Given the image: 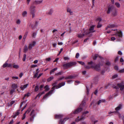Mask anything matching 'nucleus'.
I'll use <instances>...</instances> for the list:
<instances>
[{
  "mask_svg": "<svg viewBox=\"0 0 124 124\" xmlns=\"http://www.w3.org/2000/svg\"><path fill=\"white\" fill-rule=\"evenodd\" d=\"M76 64V62H70L63 64L62 66L64 69H66L75 66Z\"/></svg>",
  "mask_w": 124,
  "mask_h": 124,
  "instance_id": "1",
  "label": "nucleus"
},
{
  "mask_svg": "<svg viewBox=\"0 0 124 124\" xmlns=\"http://www.w3.org/2000/svg\"><path fill=\"white\" fill-rule=\"evenodd\" d=\"M88 64L89 65H92L91 67H92V68L98 71L100 70L101 69L100 66L99 64L94 65L92 61L88 62Z\"/></svg>",
  "mask_w": 124,
  "mask_h": 124,
  "instance_id": "2",
  "label": "nucleus"
},
{
  "mask_svg": "<svg viewBox=\"0 0 124 124\" xmlns=\"http://www.w3.org/2000/svg\"><path fill=\"white\" fill-rule=\"evenodd\" d=\"M56 85L55 84V83H54L52 84V85L53 86V87L52 88V89L53 90H50L49 92L46 93L45 94V95L44 96L43 98L44 99L46 98L47 96H48V95L51 94L53 92V91L54 90V89L55 88H56H56L57 87V86H58V85Z\"/></svg>",
  "mask_w": 124,
  "mask_h": 124,
  "instance_id": "3",
  "label": "nucleus"
},
{
  "mask_svg": "<svg viewBox=\"0 0 124 124\" xmlns=\"http://www.w3.org/2000/svg\"><path fill=\"white\" fill-rule=\"evenodd\" d=\"M94 25H92L91 26L89 29V31H88V30H86L84 31V33L86 35L90 34L91 33H93L95 31V30H94Z\"/></svg>",
  "mask_w": 124,
  "mask_h": 124,
  "instance_id": "4",
  "label": "nucleus"
},
{
  "mask_svg": "<svg viewBox=\"0 0 124 124\" xmlns=\"http://www.w3.org/2000/svg\"><path fill=\"white\" fill-rule=\"evenodd\" d=\"M119 87L120 88V90H122L124 89V83L123 82H122L121 83L118 84H117V86H115L114 87V88H116V89H118Z\"/></svg>",
  "mask_w": 124,
  "mask_h": 124,
  "instance_id": "5",
  "label": "nucleus"
},
{
  "mask_svg": "<svg viewBox=\"0 0 124 124\" xmlns=\"http://www.w3.org/2000/svg\"><path fill=\"white\" fill-rule=\"evenodd\" d=\"M30 121L32 122L33 121L34 118L35 116L34 113V110H33L31 112L30 114Z\"/></svg>",
  "mask_w": 124,
  "mask_h": 124,
  "instance_id": "6",
  "label": "nucleus"
},
{
  "mask_svg": "<svg viewBox=\"0 0 124 124\" xmlns=\"http://www.w3.org/2000/svg\"><path fill=\"white\" fill-rule=\"evenodd\" d=\"M116 32L115 33V35L116 36L118 37L119 38H122V32L121 31H117L116 30Z\"/></svg>",
  "mask_w": 124,
  "mask_h": 124,
  "instance_id": "7",
  "label": "nucleus"
},
{
  "mask_svg": "<svg viewBox=\"0 0 124 124\" xmlns=\"http://www.w3.org/2000/svg\"><path fill=\"white\" fill-rule=\"evenodd\" d=\"M35 6L32 5L30 7V10L31 13H33V12H35L36 10L35 9Z\"/></svg>",
  "mask_w": 124,
  "mask_h": 124,
  "instance_id": "8",
  "label": "nucleus"
},
{
  "mask_svg": "<svg viewBox=\"0 0 124 124\" xmlns=\"http://www.w3.org/2000/svg\"><path fill=\"white\" fill-rule=\"evenodd\" d=\"M36 44V42L35 41H33L32 44H30L28 46V48L29 50H31L33 47Z\"/></svg>",
  "mask_w": 124,
  "mask_h": 124,
  "instance_id": "9",
  "label": "nucleus"
},
{
  "mask_svg": "<svg viewBox=\"0 0 124 124\" xmlns=\"http://www.w3.org/2000/svg\"><path fill=\"white\" fill-rule=\"evenodd\" d=\"M83 110L82 108H78L76 109L75 111L73 112V113L74 114H77Z\"/></svg>",
  "mask_w": 124,
  "mask_h": 124,
  "instance_id": "10",
  "label": "nucleus"
},
{
  "mask_svg": "<svg viewBox=\"0 0 124 124\" xmlns=\"http://www.w3.org/2000/svg\"><path fill=\"white\" fill-rule=\"evenodd\" d=\"M114 7L113 6H109L108 8V10L107 12V14L110 13L114 9Z\"/></svg>",
  "mask_w": 124,
  "mask_h": 124,
  "instance_id": "11",
  "label": "nucleus"
},
{
  "mask_svg": "<svg viewBox=\"0 0 124 124\" xmlns=\"http://www.w3.org/2000/svg\"><path fill=\"white\" fill-rule=\"evenodd\" d=\"M69 117H66L65 118L63 121H62V119L60 120L59 122V124H64L65 122L66 121V120L69 119Z\"/></svg>",
  "mask_w": 124,
  "mask_h": 124,
  "instance_id": "12",
  "label": "nucleus"
},
{
  "mask_svg": "<svg viewBox=\"0 0 124 124\" xmlns=\"http://www.w3.org/2000/svg\"><path fill=\"white\" fill-rule=\"evenodd\" d=\"M83 30L84 31H85L84 29H83ZM85 33H84V32L83 33L81 34V33H78L77 34V37L79 38H83L85 35Z\"/></svg>",
  "mask_w": 124,
  "mask_h": 124,
  "instance_id": "13",
  "label": "nucleus"
},
{
  "mask_svg": "<svg viewBox=\"0 0 124 124\" xmlns=\"http://www.w3.org/2000/svg\"><path fill=\"white\" fill-rule=\"evenodd\" d=\"M77 76L75 75H71L69 76L68 77H67L65 78V79H71L73 78H75Z\"/></svg>",
  "mask_w": 124,
  "mask_h": 124,
  "instance_id": "14",
  "label": "nucleus"
},
{
  "mask_svg": "<svg viewBox=\"0 0 124 124\" xmlns=\"http://www.w3.org/2000/svg\"><path fill=\"white\" fill-rule=\"evenodd\" d=\"M65 84V82H62L59 84L58 85V86H57V87L56 88V89L60 88L62 86L64 85Z\"/></svg>",
  "mask_w": 124,
  "mask_h": 124,
  "instance_id": "15",
  "label": "nucleus"
},
{
  "mask_svg": "<svg viewBox=\"0 0 124 124\" xmlns=\"http://www.w3.org/2000/svg\"><path fill=\"white\" fill-rule=\"evenodd\" d=\"M28 85V84H27L23 85H21L20 88L22 90H23L27 87Z\"/></svg>",
  "mask_w": 124,
  "mask_h": 124,
  "instance_id": "16",
  "label": "nucleus"
},
{
  "mask_svg": "<svg viewBox=\"0 0 124 124\" xmlns=\"http://www.w3.org/2000/svg\"><path fill=\"white\" fill-rule=\"evenodd\" d=\"M99 57L101 59H103L102 57L99 56V55L97 54H95L93 57V59L94 60H96L97 57Z\"/></svg>",
  "mask_w": 124,
  "mask_h": 124,
  "instance_id": "17",
  "label": "nucleus"
},
{
  "mask_svg": "<svg viewBox=\"0 0 124 124\" xmlns=\"http://www.w3.org/2000/svg\"><path fill=\"white\" fill-rule=\"evenodd\" d=\"M43 0H35L33 2V4H39L41 3Z\"/></svg>",
  "mask_w": 124,
  "mask_h": 124,
  "instance_id": "18",
  "label": "nucleus"
},
{
  "mask_svg": "<svg viewBox=\"0 0 124 124\" xmlns=\"http://www.w3.org/2000/svg\"><path fill=\"white\" fill-rule=\"evenodd\" d=\"M55 117L57 119H60L63 117V115L61 114L56 115H55Z\"/></svg>",
  "mask_w": 124,
  "mask_h": 124,
  "instance_id": "19",
  "label": "nucleus"
},
{
  "mask_svg": "<svg viewBox=\"0 0 124 124\" xmlns=\"http://www.w3.org/2000/svg\"><path fill=\"white\" fill-rule=\"evenodd\" d=\"M28 49L26 45H25L23 49L24 52L25 53H26L28 50Z\"/></svg>",
  "mask_w": 124,
  "mask_h": 124,
  "instance_id": "20",
  "label": "nucleus"
},
{
  "mask_svg": "<svg viewBox=\"0 0 124 124\" xmlns=\"http://www.w3.org/2000/svg\"><path fill=\"white\" fill-rule=\"evenodd\" d=\"M122 104H119L118 107L115 108V110L116 111H118L122 108Z\"/></svg>",
  "mask_w": 124,
  "mask_h": 124,
  "instance_id": "21",
  "label": "nucleus"
},
{
  "mask_svg": "<svg viewBox=\"0 0 124 124\" xmlns=\"http://www.w3.org/2000/svg\"><path fill=\"white\" fill-rule=\"evenodd\" d=\"M53 11L52 9H50L49 11L47 12L46 14L48 15H51L53 13Z\"/></svg>",
  "mask_w": 124,
  "mask_h": 124,
  "instance_id": "22",
  "label": "nucleus"
},
{
  "mask_svg": "<svg viewBox=\"0 0 124 124\" xmlns=\"http://www.w3.org/2000/svg\"><path fill=\"white\" fill-rule=\"evenodd\" d=\"M37 33V32H33L32 35V37L33 38H36Z\"/></svg>",
  "mask_w": 124,
  "mask_h": 124,
  "instance_id": "23",
  "label": "nucleus"
},
{
  "mask_svg": "<svg viewBox=\"0 0 124 124\" xmlns=\"http://www.w3.org/2000/svg\"><path fill=\"white\" fill-rule=\"evenodd\" d=\"M28 112V113L29 112V111L28 110H27V111H26L25 112L23 116L22 117V120H23L25 119V117H26V115H25L26 114V113Z\"/></svg>",
  "mask_w": 124,
  "mask_h": 124,
  "instance_id": "24",
  "label": "nucleus"
},
{
  "mask_svg": "<svg viewBox=\"0 0 124 124\" xmlns=\"http://www.w3.org/2000/svg\"><path fill=\"white\" fill-rule=\"evenodd\" d=\"M19 110H17L16 112L15 113L14 116H13V118H15L19 114Z\"/></svg>",
  "mask_w": 124,
  "mask_h": 124,
  "instance_id": "25",
  "label": "nucleus"
},
{
  "mask_svg": "<svg viewBox=\"0 0 124 124\" xmlns=\"http://www.w3.org/2000/svg\"><path fill=\"white\" fill-rule=\"evenodd\" d=\"M12 87V88H14V89H15L17 88V85L15 84H12L11 86Z\"/></svg>",
  "mask_w": 124,
  "mask_h": 124,
  "instance_id": "26",
  "label": "nucleus"
},
{
  "mask_svg": "<svg viewBox=\"0 0 124 124\" xmlns=\"http://www.w3.org/2000/svg\"><path fill=\"white\" fill-rule=\"evenodd\" d=\"M67 11L68 12H69L70 13V15H72L73 14V12L71 11V9L70 8H67Z\"/></svg>",
  "mask_w": 124,
  "mask_h": 124,
  "instance_id": "27",
  "label": "nucleus"
},
{
  "mask_svg": "<svg viewBox=\"0 0 124 124\" xmlns=\"http://www.w3.org/2000/svg\"><path fill=\"white\" fill-rule=\"evenodd\" d=\"M94 82L95 84H96L97 83L98 81V77H96L94 78L93 79Z\"/></svg>",
  "mask_w": 124,
  "mask_h": 124,
  "instance_id": "28",
  "label": "nucleus"
},
{
  "mask_svg": "<svg viewBox=\"0 0 124 124\" xmlns=\"http://www.w3.org/2000/svg\"><path fill=\"white\" fill-rule=\"evenodd\" d=\"M85 115H84L83 114L81 116L80 119L81 120H83L85 119Z\"/></svg>",
  "mask_w": 124,
  "mask_h": 124,
  "instance_id": "29",
  "label": "nucleus"
},
{
  "mask_svg": "<svg viewBox=\"0 0 124 124\" xmlns=\"http://www.w3.org/2000/svg\"><path fill=\"white\" fill-rule=\"evenodd\" d=\"M13 67L14 68L18 69L19 68V66L15 64H14L13 66Z\"/></svg>",
  "mask_w": 124,
  "mask_h": 124,
  "instance_id": "30",
  "label": "nucleus"
},
{
  "mask_svg": "<svg viewBox=\"0 0 124 124\" xmlns=\"http://www.w3.org/2000/svg\"><path fill=\"white\" fill-rule=\"evenodd\" d=\"M27 13L26 11H23L22 13V15L23 17H25L26 16Z\"/></svg>",
  "mask_w": 124,
  "mask_h": 124,
  "instance_id": "31",
  "label": "nucleus"
},
{
  "mask_svg": "<svg viewBox=\"0 0 124 124\" xmlns=\"http://www.w3.org/2000/svg\"><path fill=\"white\" fill-rule=\"evenodd\" d=\"M115 26V25L114 24H110V25L108 26V27L109 28L114 27Z\"/></svg>",
  "mask_w": 124,
  "mask_h": 124,
  "instance_id": "32",
  "label": "nucleus"
},
{
  "mask_svg": "<svg viewBox=\"0 0 124 124\" xmlns=\"http://www.w3.org/2000/svg\"><path fill=\"white\" fill-rule=\"evenodd\" d=\"M44 88L45 89L46 91H47L49 90V88L47 85H46L45 87Z\"/></svg>",
  "mask_w": 124,
  "mask_h": 124,
  "instance_id": "33",
  "label": "nucleus"
},
{
  "mask_svg": "<svg viewBox=\"0 0 124 124\" xmlns=\"http://www.w3.org/2000/svg\"><path fill=\"white\" fill-rule=\"evenodd\" d=\"M8 63L6 61L3 65V67L4 68L6 67H8Z\"/></svg>",
  "mask_w": 124,
  "mask_h": 124,
  "instance_id": "34",
  "label": "nucleus"
},
{
  "mask_svg": "<svg viewBox=\"0 0 124 124\" xmlns=\"http://www.w3.org/2000/svg\"><path fill=\"white\" fill-rule=\"evenodd\" d=\"M45 93V92L44 91H43L41 93H39L37 95V97H36V98L38 96H39V97L41 95H42L43 94Z\"/></svg>",
  "mask_w": 124,
  "mask_h": 124,
  "instance_id": "35",
  "label": "nucleus"
},
{
  "mask_svg": "<svg viewBox=\"0 0 124 124\" xmlns=\"http://www.w3.org/2000/svg\"><path fill=\"white\" fill-rule=\"evenodd\" d=\"M117 14V11H115L113 12L112 13V15L113 16H116Z\"/></svg>",
  "mask_w": 124,
  "mask_h": 124,
  "instance_id": "36",
  "label": "nucleus"
},
{
  "mask_svg": "<svg viewBox=\"0 0 124 124\" xmlns=\"http://www.w3.org/2000/svg\"><path fill=\"white\" fill-rule=\"evenodd\" d=\"M57 68H56L53 69L52 70H51L50 72V74H51L52 73L54 72L55 71L57 70Z\"/></svg>",
  "mask_w": 124,
  "mask_h": 124,
  "instance_id": "37",
  "label": "nucleus"
},
{
  "mask_svg": "<svg viewBox=\"0 0 124 124\" xmlns=\"http://www.w3.org/2000/svg\"><path fill=\"white\" fill-rule=\"evenodd\" d=\"M115 5L118 8H119L120 7V5L119 3L118 2H116L115 3Z\"/></svg>",
  "mask_w": 124,
  "mask_h": 124,
  "instance_id": "38",
  "label": "nucleus"
},
{
  "mask_svg": "<svg viewBox=\"0 0 124 124\" xmlns=\"http://www.w3.org/2000/svg\"><path fill=\"white\" fill-rule=\"evenodd\" d=\"M39 88L37 85H36L35 87L34 91L35 92H37L39 90Z\"/></svg>",
  "mask_w": 124,
  "mask_h": 124,
  "instance_id": "39",
  "label": "nucleus"
},
{
  "mask_svg": "<svg viewBox=\"0 0 124 124\" xmlns=\"http://www.w3.org/2000/svg\"><path fill=\"white\" fill-rule=\"evenodd\" d=\"M15 92V89H13L11 90L10 92V94H12L13 93Z\"/></svg>",
  "mask_w": 124,
  "mask_h": 124,
  "instance_id": "40",
  "label": "nucleus"
},
{
  "mask_svg": "<svg viewBox=\"0 0 124 124\" xmlns=\"http://www.w3.org/2000/svg\"><path fill=\"white\" fill-rule=\"evenodd\" d=\"M91 65V66H85V67L87 69H90L91 68H92V67H91V66H92V65Z\"/></svg>",
  "mask_w": 124,
  "mask_h": 124,
  "instance_id": "41",
  "label": "nucleus"
},
{
  "mask_svg": "<svg viewBox=\"0 0 124 124\" xmlns=\"http://www.w3.org/2000/svg\"><path fill=\"white\" fill-rule=\"evenodd\" d=\"M101 26L102 25L101 24H100L99 22L98 23L97 26V28H101Z\"/></svg>",
  "mask_w": 124,
  "mask_h": 124,
  "instance_id": "42",
  "label": "nucleus"
},
{
  "mask_svg": "<svg viewBox=\"0 0 124 124\" xmlns=\"http://www.w3.org/2000/svg\"><path fill=\"white\" fill-rule=\"evenodd\" d=\"M118 77V75L117 74H115L113 75L112 78V79H114L117 78Z\"/></svg>",
  "mask_w": 124,
  "mask_h": 124,
  "instance_id": "43",
  "label": "nucleus"
},
{
  "mask_svg": "<svg viewBox=\"0 0 124 124\" xmlns=\"http://www.w3.org/2000/svg\"><path fill=\"white\" fill-rule=\"evenodd\" d=\"M79 118V116H78V118L76 119L75 120V121L76 122H78L79 121L81 120L80 119V118Z\"/></svg>",
  "mask_w": 124,
  "mask_h": 124,
  "instance_id": "44",
  "label": "nucleus"
},
{
  "mask_svg": "<svg viewBox=\"0 0 124 124\" xmlns=\"http://www.w3.org/2000/svg\"><path fill=\"white\" fill-rule=\"evenodd\" d=\"M26 55L25 54H24L23 55V61H24L25 60Z\"/></svg>",
  "mask_w": 124,
  "mask_h": 124,
  "instance_id": "45",
  "label": "nucleus"
},
{
  "mask_svg": "<svg viewBox=\"0 0 124 124\" xmlns=\"http://www.w3.org/2000/svg\"><path fill=\"white\" fill-rule=\"evenodd\" d=\"M65 78V77L64 76H62V77H60L58 78V81H59L60 80H62L63 79H64Z\"/></svg>",
  "mask_w": 124,
  "mask_h": 124,
  "instance_id": "46",
  "label": "nucleus"
},
{
  "mask_svg": "<svg viewBox=\"0 0 124 124\" xmlns=\"http://www.w3.org/2000/svg\"><path fill=\"white\" fill-rule=\"evenodd\" d=\"M78 62L79 63L82 65H84L85 64V63L84 62H82L81 61H78Z\"/></svg>",
  "mask_w": 124,
  "mask_h": 124,
  "instance_id": "47",
  "label": "nucleus"
},
{
  "mask_svg": "<svg viewBox=\"0 0 124 124\" xmlns=\"http://www.w3.org/2000/svg\"><path fill=\"white\" fill-rule=\"evenodd\" d=\"M29 26L31 27V28H32V29H33V25L31 24V23H30L29 24Z\"/></svg>",
  "mask_w": 124,
  "mask_h": 124,
  "instance_id": "48",
  "label": "nucleus"
},
{
  "mask_svg": "<svg viewBox=\"0 0 124 124\" xmlns=\"http://www.w3.org/2000/svg\"><path fill=\"white\" fill-rule=\"evenodd\" d=\"M62 72L60 71V72H59L58 73L56 74L55 75H56V76H58V75H61L62 74Z\"/></svg>",
  "mask_w": 124,
  "mask_h": 124,
  "instance_id": "49",
  "label": "nucleus"
},
{
  "mask_svg": "<svg viewBox=\"0 0 124 124\" xmlns=\"http://www.w3.org/2000/svg\"><path fill=\"white\" fill-rule=\"evenodd\" d=\"M79 56V53H77L75 57L76 58H78Z\"/></svg>",
  "mask_w": 124,
  "mask_h": 124,
  "instance_id": "50",
  "label": "nucleus"
},
{
  "mask_svg": "<svg viewBox=\"0 0 124 124\" xmlns=\"http://www.w3.org/2000/svg\"><path fill=\"white\" fill-rule=\"evenodd\" d=\"M16 23L17 24H20L21 23V21L19 19H18L16 21Z\"/></svg>",
  "mask_w": 124,
  "mask_h": 124,
  "instance_id": "51",
  "label": "nucleus"
},
{
  "mask_svg": "<svg viewBox=\"0 0 124 124\" xmlns=\"http://www.w3.org/2000/svg\"><path fill=\"white\" fill-rule=\"evenodd\" d=\"M106 65L108 66L110 65L111 64L110 62L109 61H107L106 63Z\"/></svg>",
  "mask_w": 124,
  "mask_h": 124,
  "instance_id": "52",
  "label": "nucleus"
},
{
  "mask_svg": "<svg viewBox=\"0 0 124 124\" xmlns=\"http://www.w3.org/2000/svg\"><path fill=\"white\" fill-rule=\"evenodd\" d=\"M64 59L65 60H70V58L68 57H65L64 58Z\"/></svg>",
  "mask_w": 124,
  "mask_h": 124,
  "instance_id": "53",
  "label": "nucleus"
},
{
  "mask_svg": "<svg viewBox=\"0 0 124 124\" xmlns=\"http://www.w3.org/2000/svg\"><path fill=\"white\" fill-rule=\"evenodd\" d=\"M38 74L37 73H35V74L33 76V78H35L37 77L38 76Z\"/></svg>",
  "mask_w": 124,
  "mask_h": 124,
  "instance_id": "54",
  "label": "nucleus"
},
{
  "mask_svg": "<svg viewBox=\"0 0 124 124\" xmlns=\"http://www.w3.org/2000/svg\"><path fill=\"white\" fill-rule=\"evenodd\" d=\"M118 54H119L121 55H122V52L120 51H118Z\"/></svg>",
  "mask_w": 124,
  "mask_h": 124,
  "instance_id": "55",
  "label": "nucleus"
},
{
  "mask_svg": "<svg viewBox=\"0 0 124 124\" xmlns=\"http://www.w3.org/2000/svg\"><path fill=\"white\" fill-rule=\"evenodd\" d=\"M37 66V65H31V67L32 68H35Z\"/></svg>",
  "mask_w": 124,
  "mask_h": 124,
  "instance_id": "56",
  "label": "nucleus"
},
{
  "mask_svg": "<svg viewBox=\"0 0 124 124\" xmlns=\"http://www.w3.org/2000/svg\"><path fill=\"white\" fill-rule=\"evenodd\" d=\"M119 72L120 73H122L124 72V69H123L119 71Z\"/></svg>",
  "mask_w": 124,
  "mask_h": 124,
  "instance_id": "57",
  "label": "nucleus"
},
{
  "mask_svg": "<svg viewBox=\"0 0 124 124\" xmlns=\"http://www.w3.org/2000/svg\"><path fill=\"white\" fill-rule=\"evenodd\" d=\"M79 83V82L78 81H76L75 82V84L76 85H77V84Z\"/></svg>",
  "mask_w": 124,
  "mask_h": 124,
  "instance_id": "58",
  "label": "nucleus"
},
{
  "mask_svg": "<svg viewBox=\"0 0 124 124\" xmlns=\"http://www.w3.org/2000/svg\"><path fill=\"white\" fill-rule=\"evenodd\" d=\"M97 21H99V22H100L102 20V19L100 17H98V18L97 19Z\"/></svg>",
  "mask_w": 124,
  "mask_h": 124,
  "instance_id": "59",
  "label": "nucleus"
},
{
  "mask_svg": "<svg viewBox=\"0 0 124 124\" xmlns=\"http://www.w3.org/2000/svg\"><path fill=\"white\" fill-rule=\"evenodd\" d=\"M51 59L50 58H47L46 59V60L47 61H49L51 60Z\"/></svg>",
  "mask_w": 124,
  "mask_h": 124,
  "instance_id": "60",
  "label": "nucleus"
},
{
  "mask_svg": "<svg viewBox=\"0 0 124 124\" xmlns=\"http://www.w3.org/2000/svg\"><path fill=\"white\" fill-rule=\"evenodd\" d=\"M35 12H33V13H31L32 15V17L34 18L35 16V14L34 13Z\"/></svg>",
  "mask_w": 124,
  "mask_h": 124,
  "instance_id": "61",
  "label": "nucleus"
},
{
  "mask_svg": "<svg viewBox=\"0 0 124 124\" xmlns=\"http://www.w3.org/2000/svg\"><path fill=\"white\" fill-rule=\"evenodd\" d=\"M39 69L38 68L36 70L35 73L38 74L39 73Z\"/></svg>",
  "mask_w": 124,
  "mask_h": 124,
  "instance_id": "62",
  "label": "nucleus"
},
{
  "mask_svg": "<svg viewBox=\"0 0 124 124\" xmlns=\"http://www.w3.org/2000/svg\"><path fill=\"white\" fill-rule=\"evenodd\" d=\"M115 69L116 70H118V67L117 66H115L114 67Z\"/></svg>",
  "mask_w": 124,
  "mask_h": 124,
  "instance_id": "63",
  "label": "nucleus"
},
{
  "mask_svg": "<svg viewBox=\"0 0 124 124\" xmlns=\"http://www.w3.org/2000/svg\"><path fill=\"white\" fill-rule=\"evenodd\" d=\"M12 78L13 79H18V78L17 77L13 76L12 77Z\"/></svg>",
  "mask_w": 124,
  "mask_h": 124,
  "instance_id": "64",
  "label": "nucleus"
}]
</instances>
